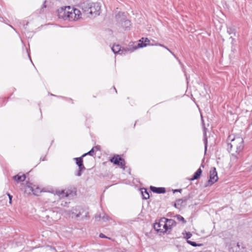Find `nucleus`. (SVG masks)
I'll return each mask as SVG.
<instances>
[{"instance_id": "1", "label": "nucleus", "mask_w": 252, "mask_h": 252, "mask_svg": "<svg viewBox=\"0 0 252 252\" xmlns=\"http://www.w3.org/2000/svg\"><path fill=\"white\" fill-rule=\"evenodd\" d=\"M81 11L70 6L61 7L58 9V16L64 20L75 21L81 18Z\"/></svg>"}, {"instance_id": "2", "label": "nucleus", "mask_w": 252, "mask_h": 252, "mask_svg": "<svg viewBox=\"0 0 252 252\" xmlns=\"http://www.w3.org/2000/svg\"><path fill=\"white\" fill-rule=\"evenodd\" d=\"M227 140L231 141V143L228 144L227 149L229 152L232 151L233 147L236 149L235 152L238 154L243 149V139L242 137L239 136L235 137L232 135H229Z\"/></svg>"}, {"instance_id": "3", "label": "nucleus", "mask_w": 252, "mask_h": 252, "mask_svg": "<svg viewBox=\"0 0 252 252\" xmlns=\"http://www.w3.org/2000/svg\"><path fill=\"white\" fill-rule=\"evenodd\" d=\"M116 20L118 23L125 30L129 29L130 21L127 20L124 12H119L115 16Z\"/></svg>"}, {"instance_id": "4", "label": "nucleus", "mask_w": 252, "mask_h": 252, "mask_svg": "<svg viewBox=\"0 0 252 252\" xmlns=\"http://www.w3.org/2000/svg\"><path fill=\"white\" fill-rule=\"evenodd\" d=\"M100 6L98 3H91V6L88 17L98 15L100 14L99 11Z\"/></svg>"}, {"instance_id": "5", "label": "nucleus", "mask_w": 252, "mask_h": 252, "mask_svg": "<svg viewBox=\"0 0 252 252\" xmlns=\"http://www.w3.org/2000/svg\"><path fill=\"white\" fill-rule=\"evenodd\" d=\"M110 161L115 165L119 166L121 168L124 169L125 168V160L118 155H114V157L110 159Z\"/></svg>"}, {"instance_id": "6", "label": "nucleus", "mask_w": 252, "mask_h": 252, "mask_svg": "<svg viewBox=\"0 0 252 252\" xmlns=\"http://www.w3.org/2000/svg\"><path fill=\"white\" fill-rule=\"evenodd\" d=\"M165 221L166 220H165V218H162L159 221V222L155 223L154 224V229L158 232L162 233L166 232L167 228H165Z\"/></svg>"}, {"instance_id": "7", "label": "nucleus", "mask_w": 252, "mask_h": 252, "mask_svg": "<svg viewBox=\"0 0 252 252\" xmlns=\"http://www.w3.org/2000/svg\"><path fill=\"white\" fill-rule=\"evenodd\" d=\"M190 198L189 195L185 196L182 199H178L174 203V206L178 209H180L182 207H185L187 201Z\"/></svg>"}, {"instance_id": "8", "label": "nucleus", "mask_w": 252, "mask_h": 252, "mask_svg": "<svg viewBox=\"0 0 252 252\" xmlns=\"http://www.w3.org/2000/svg\"><path fill=\"white\" fill-rule=\"evenodd\" d=\"M127 48H128V47H127L126 48H122L120 45L117 44L114 45L112 47L111 49L115 54L118 53L120 55H125L127 53V52H130V51H128L127 50Z\"/></svg>"}, {"instance_id": "9", "label": "nucleus", "mask_w": 252, "mask_h": 252, "mask_svg": "<svg viewBox=\"0 0 252 252\" xmlns=\"http://www.w3.org/2000/svg\"><path fill=\"white\" fill-rule=\"evenodd\" d=\"M218 180L217 172L215 167H213L210 171V179L208 180V185H212Z\"/></svg>"}, {"instance_id": "10", "label": "nucleus", "mask_w": 252, "mask_h": 252, "mask_svg": "<svg viewBox=\"0 0 252 252\" xmlns=\"http://www.w3.org/2000/svg\"><path fill=\"white\" fill-rule=\"evenodd\" d=\"M73 193V190L71 189H65L63 190H57L56 191L55 194L58 195L60 198H63L64 197H68L70 194Z\"/></svg>"}, {"instance_id": "11", "label": "nucleus", "mask_w": 252, "mask_h": 252, "mask_svg": "<svg viewBox=\"0 0 252 252\" xmlns=\"http://www.w3.org/2000/svg\"><path fill=\"white\" fill-rule=\"evenodd\" d=\"M150 41L148 38H145L144 43H138L137 45L133 46L132 47H129L127 48L128 51H130V52H132L134 51L135 50L139 48H142L144 47H146L147 45L150 44Z\"/></svg>"}, {"instance_id": "12", "label": "nucleus", "mask_w": 252, "mask_h": 252, "mask_svg": "<svg viewBox=\"0 0 252 252\" xmlns=\"http://www.w3.org/2000/svg\"><path fill=\"white\" fill-rule=\"evenodd\" d=\"M81 6L83 14L86 15L88 16L91 6V2L88 1L84 2L81 3Z\"/></svg>"}, {"instance_id": "13", "label": "nucleus", "mask_w": 252, "mask_h": 252, "mask_svg": "<svg viewBox=\"0 0 252 252\" xmlns=\"http://www.w3.org/2000/svg\"><path fill=\"white\" fill-rule=\"evenodd\" d=\"M166 221L165 222V224L166 225L165 228H167V231L168 229H171L172 226H175L176 224V222L175 220L172 219H167L165 218Z\"/></svg>"}, {"instance_id": "14", "label": "nucleus", "mask_w": 252, "mask_h": 252, "mask_svg": "<svg viewBox=\"0 0 252 252\" xmlns=\"http://www.w3.org/2000/svg\"><path fill=\"white\" fill-rule=\"evenodd\" d=\"M150 189L153 192L157 193H164L166 191L165 189L162 187H155L151 186Z\"/></svg>"}, {"instance_id": "15", "label": "nucleus", "mask_w": 252, "mask_h": 252, "mask_svg": "<svg viewBox=\"0 0 252 252\" xmlns=\"http://www.w3.org/2000/svg\"><path fill=\"white\" fill-rule=\"evenodd\" d=\"M227 32L229 35H230V38H232V42L234 40L233 38V36H235V35H236V30H235V28L232 26L227 27Z\"/></svg>"}, {"instance_id": "16", "label": "nucleus", "mask_w": 252, "mask_h": 252, "mask_svg": "<svg viewBox=\"0 0 252 252\" xmlns=\"http://www.w3.org/2000/svg\"><path fill=\"white\" fill-rule=\"evenodd\" d=\"M83 157H81L79 158H75L74 159L76 161V164L78 166L79 168L82 169V168H85L83 165Z\"/></svg>"}, {"instance_id": "17", "label": "nucleus", "mask_w": 252, "mask_h": 252, "mask_svg": "<svg viewBox=\"0 0 252 252\" xmlns=\"http://www.w3.org/2000/svg\"><path fill=\"white\" fill-rule=\"evenodd\" d=\"M13 179L17 182H23L26 179V175L24 174L22 175L18 174L13 176Z\"/></svg>"}, {"instance_id": "18", "label": "nucleus", "mask_w": 252, "mask_h": 252, "mask_svg": "<svg viewBox=\"0 0 252 252\" xmlns=\"http://www.w3.org/2000/svg\"><path fill=\"white\" fill-rule=\"evenodd\" d=\"M141 192L143 197V199H148L150 197V195L149 192H148L147 190L143 188L141 189Z\"/></svg>"}, {"instance_id": "19", "label": "nucleus", "mask_w": 252, "mask_h": 252, "mask_svg": "<svg viewBox=\"0 0 252 252\" xmlns=\"http://www.w3.org/2000/svg\"><path fill=\"white\" fill-rule=\"evenodd\" d=\"M202 172V171L201 168H199L194 173L192 178H191L190 180L192 181L198 179L201 176Z\"/></svg>"}, {"instance_id": "20", "label": "nucleus", "mask_w": 252, "mask_h": 252, "mask_svg": "<svg viewBox=\"0 0 252 252\" xmlns=\"http://www.w3.org/2000/svg\"><path fill=\"white\" fill-rule=\"evenodd\" d=\"M175 217L178 220L182 221L184 224L186 223L187 222L185 219L180 215H177Z\"/></svg>"}, {"instance_id": "21", "label": "nucleus", "mask_w": 252, "mask_h": 252, "mask_svg": "<svg viewBox=\"0 0 252 252\" xmlns=\"http://www.w3.org/2000/svg\"><path fill=\"white\" fill-rule=\"evenodd\" d=\"M158 45L160 46H162V47H163L164 48H165L166 49H167L168 51H169L174 57L175 58H176L177 59V60H178L179 61V62L180 63V64L183 66V64L181 62V61L178 59V58L176 56V55L173 53L167 47L165 46L164 45H162V44H158Z\"/></svg>"}, {"instance_id": "22", "label": "nucleus", "mask_w": 252, "mask_h": 252, "mask_svg": "<svg viewBox=\"0 0 252 252\" xmlns=\"http://www.w3.org/2000/svg\"><path fill=\"white\" fill-rule=\"evenodd\" d=\"M204 142L205 144V152L206 151L207 148V138L206 136V133L205 131L204 132Z\"/></svg>"}, {"instance_id": "23", "label": "nucleus", "mask_w": 252, "mask_h": 252, "mask_svg": "<svg viewBox=\"0 0 252 252\" xmlns=\"http://www.w3.org/2000/svg\"><path fill=\"white\" fill-rule=\"evenodd\" d=\"M94 148H93L90 151H89L88 153H85L84 154V155H83L82 157H85L87 155H90V156H93L94 155Z\"/></svg>"}, {"instance_id": "24", "label": "nucleus", "mask_w": 252, "mask_h": 252, "mask_svg": "<svg viewBox=\"0 0 252 252\" xmlns=\"http://www.w3.org/2000/svg\"><path fill=\"white\" fill-rule=\"evenodd\" d=\"M187 243L193 247L200 246L201 245V244H197L195 242L190 240H187Z\"/></svg>"}, {"instance_id": "25", "label": "nucleus", "mask_w": 252, "mask_h": 252, "mask_svg": "<svg viewBox=\"0 0 252 252\" xmlns=\"http://www.w3.org/2000/svg\"><path fill=\"white\" fill-rule=\"evenodd\" d=\"M192 236V234L190 232H186L185 235H184V238H186L187 240L189 239Z\"/></svg>"}, {"instance_id": "26", "label": "nucleus", "mask_w": 252, "mask_h": 252, "mask_svg": "<svg viewBox=\"0 0 252 252\" xmlns=\"http://www.w3.org/2000/svg\"><path fill=\"white\" fill-rule=\"evenodd\" d=\"M85 170V168H82V169L79 168L76 175L77 176H80L82 174V172Z\"/></svg>"}, {"instance_id": "27", "label": "nucleus", "mask_w": 252, "mask_h": 252, "mask_svg": "<svg viewBox=\"0 0 252 252\" xmlns=\"http://www.w3.org/2000/svg\"><path fill=\"white\" fill-rule=\"evenodd\" d=\"M45 3H46V1H44L43 4V6L41 7V9H40V13L41 12H43V11H44V8H45L46 7V5L45 4Z\"/></svg>"}, {"instance_id": "28", "label": "nucleus", "mask_w": 252, "mask_h": 252, "mask_svg": "<svg viewBox=\"0 0 252 252\" xmlns=\"http://www.w3.org/2000/svg\"><path fill=\"white\" fill-rule=\"evenodd\" d=\"M7 195H8L9 199V203L11 204L12 196L10 195L9 193H7Z\"/></svg>"}, {"instance_id": "29", "label": "nucleus", "mask_w": 252, "mask_h": 252, "mask_svg": "<svg viewBox=\"0 0 252 252\" xmlns=\"http://www.w3.org/2000/svg\"><path fill=\"white\" fill-rule=\"evenodd\" d=\"M237 158V157L235 154H234V153L231 154V159H235Z\"/></svg>"}, {"instance_id": "30", "label": "nucleus", "mask_w": 252, "mask_h": 252, "mask_svg": "<svg viewBox=\"0 0 252 252\" xmlns=\"http://www.w3.org/2000/svg\"><path fill=\"white\" fill-rule=\"evenodd\" d=\"M102 219L104 221H106L107 220H108V216H106V215H104L102 217Z\"/></svg>"}, {"instance_id": "31", "label": "nucleus", "mask_w": 252, "mask_h": 252, "mask_svg": "<svg viewBox=\"0 0 252 252\" xmlns=\"http://www.w3.org/2000/svg\"><path fill=\"white\" fill-rule=\"evenodd\" d=\"M101 216L100 215H96L95 217V220H99L100 219Z\"/></svg>"}, {"instance_id": "32", "label": "nucleus", "mask_w": 252, "mask_h": 252, "mask_svg": "<svg viewBox=\"0 0 252 252\" xmlns=\"http://www.w3.org/2000/svg\"><path fill=\"white\" fill-rule=\"evenodd\" d=\"M99 237L100 238H107L105 235H104L102 233H100L99 234Z\"/></svg>"}, {"instance_id": "33", "label": "nucleus", "mask_w": 252, "mask_h": 252, "mask_svg": "<svg viewBox=\"0 0 252 252\" xmlns=\"http://www.w3.org/2000/svg\"><path fill=\"white\" fill-rule=\"evenodd\" d=\"M144 39H145V38H142L141 39L139 40V43H144Z\"/></svg>"}, {"instance_id": "34", "label": "nucleus", "mask_w": 252, "mask_h": 252, "mask_svg": "<svg viewBox=\"0 0 252 252\" xmlns=\"http://www.w3.org/2000/svg\"><path fill=\"white\" fill-rule=\"evenodd\" d=\"M182 191V189H174L173 190V192L175 193L176 192H181Z\"/></svg>"}, {"instance_id": "35", "label": "nucleus", "mask_w": 252, "mask_h": 252, "mask_svg": "<svg viewBox=\"0 0 252 252\" xmlns=\"http://www.w3.org/2000/svg\"><path fill=\"white\" fill-rule=\"evenodd\" d=\"M67 204H68V203L66 202H64V203H62L61 205L63 206H66Z\"/></svg>"}, {"instance_id": "36", "label": "nucleus", "mask_w": 252, "mask_h": 252, "mask_svg": "<svg viewBox=\"0 0 252 252\" xmlns=\"http://www.w3.org/2000/svg\"><path fill=\"white\" fill-rule=\"evenodd\" d=\"M80 215H81V213H79L78 214H77L76 215V217L77 218H78V217H79L80 216Z\"/></svg>"}, {"instance_id": "37", "label": "nucleus", "mask_w": 252, "mask_h": 252, "mask_svg": "<svg viewBox=\"0 0 252 252\" xmlns=\"http://www.w3.org/2000/svg\"><path fill=\"white\" fill-rule=\"evenodd\" d=\"M29 188H30V189H31L32 191H33V189H32V187H29Z\"/></svg>"}, {"instance_id": "38", "label": "nucleus", "mask_w": 252, "mask_h": 252, "mask_svg": "<svg viewBox=\"0 0 252 252\" xmlns=\"http://www.w3.org/2000/svg\"><path fill=\"white\" fill-rule=\"evenodd\" d=\"M50 94L51 95L56 96L55 95H54V94Z\"/></svg>"}, {"instance_id": "39", "label": "nucleus", "mask_w": 252, "mask_h": 252, "mask_svg": "<svg viewBox=\"0 0 252 252\" xmlns=\"http://www.w3.org/2000/svg\"><path fill=\"white\" fill-rule=\"evenodd\" d=\"M114 90H115L116 92H117V91L116 90V88L114 87Z\"/></svg>"}]
</instances>
